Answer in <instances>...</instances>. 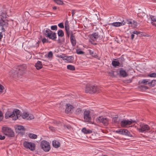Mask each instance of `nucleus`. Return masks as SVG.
<instances>
[{"label": "nucleus", "instance_id": "nucleus-27", "mask_svg": "<svg viewBox=\"0 0 156 156\" xmlns=\"http://www.w3.org/2000/svg\"><path fill=\"white\" fill-rule=\"evenodd\" d=\"M91 89V87L90 85H87L86 87L85 92L91 94V92H90L91 91H92Z\"/></svg>", "mask_w": 156, "mask_h": 156}, {"label": "nucleus", "instance_id": "nucleus-52", "mask_svg": "<svg viewBox=\"0 0 156 156\" xmlns=\"http://www.w3.org/2000/svg\"><path fill=\"white\" fill-rule=\"evenodd\" d=\"M65 30H66V32H67V31H69V26L66 27H65Z\"/></svg>", "mask_w": 156, "mask_h": 156}, {"label": "nucleus", "instance_id": "nucleus-15", "mask_svg": "<svg viewBox=\"0 0 156 156\" xmlns=\"http://www.w3.org/2000/svg\"><path fill=\"white\" fill-rule=\"evenodd\" d=\"M136 120H133L131 119H127V129L130 127H133L135 123H136Z\"/></svg>", "mask_w": 156, "mask_h": 156}, {"label": "nucleus", "instance_id": "nucleus-61", "mask_svg": "<svg viewBox=\"0 0 156 156\" xmlns=\"http://www.w3.org/2000/svg\"><path fill=\"white\" fill-rule=\"evenodd\" d=\"M50 14L51 15L52 14V12H50Z\"/></svg>", "mask_w": 156, "mask_h": 156}, {"label": "nucleus", "instance_id": "nucleus-46", "mask_svg": "<svg viewBox=\"0 0 156 156\" xmlns=\"http://www.w3.org/2000/svg\"><path fill=\"white\" fill-rule=\"evenodd\" d=\"M3 114L2 112L1 111H0V122L2 120L3 118Z\"/></svg>", "mask_w": 156, "mask_h": 156}, {"label": "nucleus", "instance_id": "nucleus-14", "mask_svg": "<svg viewBox=\"0 0 156 156\" xmlns=\"http://www.w3.org/2000/svg\"><path fill=\"white\" fill-rule=\"evenodd\" d=\"M127 24H128L129 27L133 28L136 27L137 26V23L132 19L127 20Z\"/></svg>", "mask_w": 156, "mask_h": 156}, {"label": "nucleus", "instance_id": "nucleus-18", "mask_svg": "<svg viewBox=\"0 0 156 156\" xmlns=\"http://www.w3.org/2000/svg\"><path fill=\"white\" fill-rule=\"evenodd\" d=\"M71 34L70 37V42L73 46H75L76 44V40L75 36L73 35V32L71 31Z\"/></svg>", "mask_w": 156, "mask_h": 156}, {"label": "nucleus", "instance_id": "nucleus-23", "mask_svg": "<svg viewBox=\"0 0 156 156\" xmlns=\"http://www.w3.org/2000/svg\"><path fill=\"white\" fill-rule=\"evenodd\" d=\"M52 145L54 147L58 148L60 146V144L58 141L54 140L52 141Z\"/></svg>", "mask_w": 156, "mask_h": 156}, {"label": "nucleus", "instance_id": "nucleus-30", "mask_svg": "<svg viewBox=\"0 0 156 156\" xmlns=\"http://www.w3.org/2000/svg\"><path fill=\"white\" fill-rule=\"evenodd\" d=\"M112 123H118L119 122V119H118V116L113 118L112 119Z\"/></svg>", "mask_w": 156, "mask_h": 156}, {"label": "nucleus", "instance_id": "nucleus-11", "mask_svg": "<svg viewBox=\"0 0 156 156\" xmlns=\"http://www.w3.org/2000/svg\"><path fill=\"white\" fill-rule=\"evenodd\" d=\"M7 23H0V41L3 37L2 32H5L7 27Z\"/></svg>", "mask_w": 156, "mask_h": 156}, {"label": "nucleus", "instance_id": "nucleus-47", "mask_svg": "<svg viewBox=\"0 0 156 156\" xmlns=\"http://www.w3.org/2000/svg\"><path fill=\"white\" fill-rule=\"evenodd\" d=\"M4 89V87L0 84V93L2 92L3 90Z\"/></svg>", "mask_w": 156, "mask_h": 156}, {"label": "nucleus", "instance_id": "nucleus-49", "mask_svg": "<svg viewBox=\"0 0 156 156\" xmlns=\"http://www.w3.org/2000/svg\"><path fill=\"white\" fill-rule=\"evenodd\" d=\"M141 32L140 31H134L133 32V33L134 34L138 35Z\"/></svg>", "mask_w": 156, "mask_h": 156}, {"label": "nucleus", "instance_id": "nucleus-59", "mask_svg": "<svg viewBox=\"0 0 156 156\" xmlns=\"http://www.w3.org/2000/svg\"><path fill=\"white\" fill-rule=\"evenodd\" d=\"M132 81V80H129V81L127 80V83H130Z\"/></svg>", "mask_w": 156, "mask_h": 156}, {"label": "nucleus", "instance_id": "nucleus-62", "mask_svg": "<svg viewBox=\"0 0 156 156\" xmlns=\"http://www.w3.org/2000/svg\"><path fill=\"white\" fill-rule=\"evenodd\" d=\"M94 44L96 45L97 44V43H95Z\"/></svg>", "mask_w": 156, "mask_h": 156}, {"label": "nucleus", "instance_id": "nucleus-50", "mask_svg": "<svg viewBox=\"0 0 156 156\" xmlns=\"http://www.w3.org/2000/svg\"><path fill=\"white\" fill-rule=\"evenodd\" d=\"M5 137L4 136L2 135L1 134H0V140H3L5 139Z\"/></svg>", "mask_w": 156, "mask_h": 156}, {"label": "nucleus", "instance_id": "nucleus-40", "mask_svg": "<svg viewBox=\"0 0 156 156\" xmlns=\"http://www.w3.org/2000/svg\"><path fill=\"white\" fill-rule=\"evenodd\" d=\"M140 82L141 83L145 84H147L148 83L149 84V83L148 82V80L146 79L141 80Z\"/></svg>", "mask_w": 156, "mask_h": 156}, {"label": "nucleus", "instance_id": "nucleus-9", "mask_svg": "<svg viewBox=\"0 0 156 156\" xmlns=\"http://www.w3.org/2000/svg\"><path fill=\"white\" fill-rule=\"evenodd\" d=\"M90 111L89 110H85L84 112V119L86 122L93 124L91 122V118L90 115Z\"/></svg>", "mask_w": 156, "mask_h": 156}, {"label": "nucleus", "instance_id": "nucleus-57", "mask_svg": "<svg viewBox=\"0 0 156 156\" xmlns=\"http://www.w3.org/2000/svg\"><path fill=\"white\" fill-rule=\"evenodd\" d=\"M57 41L58 43H61L62 42V41L59 38L58 39Z\"/></svg>", "mask_w": 156, "mask_h": 156}, {"label": "nucleus", "instance_id": "nucleus-39", "mask_svg": "<svg viewBox=\"0 0 156 156\" xmlns=\"http://www.w3.org/2000/svg\"><path fill=\"white\" fill-rule=\"evenodd\" d=\"M76 53L78 54L81 55L84 54V52L81 50L80 49H77L76 50Z\"/></svg>", "mask_w": 156, "mask_h": 156}, {"label": "nucleus", "instance_id": "nucleus-4", "mask_svg": "<svg viewBox=\"0 0 156 156\" xmlns=\"http://www.w3.org/2000/svg\"><path fill=\"white\" fill-rule=\"evenodd\" d=\"M4 134L9 137H13L15 136L14 133L11 128L3 127L2 128Z\"/></svg>", "mask_w": 156, "mask_h": 156}, {"label": "nucleus", "instance_id": "nucleus-19", "mask_svg": "<svg viewBox=\"0 0 156 156\" xmlns=\"http://www.w3.org/2000/svg\"><path fill=\"white\" fill-rule=\"evenodd\" d=\"M125 23L126 22H124V20H123L122 22H114L112 23V25L116 27H118L122 25H123L125 24Z\"/></svg>", "mask_w": 156, "mask_h": 156}, {"label": "nucleus", "instance_id": "nucleus-2", "mask_svg": "<svg viewBox=\"0 0 156 156\" xmlns=\"http://www.w3.org/2000/svg\"><path fill=\"white\" fill-rule=\"evenodd\" d=\"M20 112V111L17 109H14L12 112L8 111L5 114V118L8 119L12 118L13 120H16L21 116Z\"/></svg>", "mask_w": 156, "mask_h": 156}, {"label": "nucleus", "instance_id": "nucleus-64", "mask_svg": "<svg viewBox=\"0 0 156 156\" xmlns=\"http://www.w3.org/2000/svg\"><path fill=\"white\" fill-rule=\"evenodd\" d=\"M146 87V88H147V87Z\"/></svg>", "mask_w": 156, "mask_h": 156}, {"label": "nucleus", "instance_id": "nucleus-37", "mask_svg": "<svg viewBox=\"0 0 156 156\" xmlns=\"http://www.w3.org/2000/svg\"><path fill=\"white\" fill-rule=\"evenodd\" d=\"M120 124L122 127L126 126L127 125V120H122Z\"/></svg>", "mask_w": 156, "mask_h": 156}, {"label": "nucleus", "instance_id": "nucleus-1", "mask_svg": "<svg viewBox=\"0 0 156 156\" xmlns=\"http://www.w3.org/2000/svg\"><path fill=\"white\" fill-rule=\"evenodd\" d=\"M26 68L27 66L24 64L16 66L10 71L9 75L15 78L20 77L25 73Z\"/></svg>", "mask_w": 156, "mask_h": 156}, {"label": "nucleus", "instance_id": "nucleus-29", "mask_svg": "<svg viewBox=\"0 0 156 156\" xmlns=\"http://www.w3.org/2000/svg\"><path fill=\"white\" fill-rule=\"evenodd\" d=\"M74 59V58L72 56H67L66 57L65 60H67L69 62H72Z\"/></svg>", "mask_w": 156, "mask_h": 156}, {"label": "nucleus", "instance_id": "nucleus-51", "mask_svg": "<svg viewBox=\"0 0 156 156\" xmlns=\"http://www.w3.org/2000/svg\"><path fill=\"white\" fill-rule=\"evenodd\" d=\"M71 31H72L70 32V31H67V32H66V34L67 35L68 38H69V37L70 33H71Z\"/></svg>", "mask_w": 156, "mask_h": 156}, {"label": "nucleus", "instance_id": "nucleus-20", "mask_svg": "<svg viewBox=\"0 0 156 156\" xmlns=\"http://www.w3.org/2000/svg\"><path fill=\"white\" fill-rule=\"evenodd\" d=\"M116 133L123 135H127V132H126V130L124 129H119L116 130L115 131Z\"/></svg>", "mask_w": 156, "mask_h": 156}, {"label": "nucleus", "instance_id": "nucleus-31", "mask_svg": "<svg viewBox=\"0 0 156 156\" xmlns=\"http://www.w3.org/2000/svg\"><path fill=\"white\" fill-rule=\"evenodd\" d=\"M112 64L114 67H116L120 65V63L118 61H112Z\"/></svg>", "mask_w": 156, "mask_h": 156}, {"label": "nucleus", "instance_id": "nucleus-38", "mask_svg": "<svg viewBox=\"0 0 156 156\" xmlns=\"http://www.w3.org/2000/svg\"><path fill=\"white\" fill-rule=\"evenodd\" d=\"M41 41L42 42V43L44 44L46 43H50L51 42L49 41L48 39L46 38L45 37H44L41 39Z\"/></svg>", "mask_w": 156, "mask_h": 156}, {"label": "nucleus", "instance_id": "nucleus-34", "mask_svg": "<svg viewBox=\"0 0 156 156\" xmlns=\"http://www.w3.org/2000/svg\"><path fill=\"white\" fill-rule=\"evenodd\" d=\"M54 2L58 5H62L64 4L63 2L61 0H53Z\"/></svg>", "mask_w": 156, "mask_h": 156}, {"label": "nucleus", "instance_id": "nucleus-10", "mask_svg": "<svg viewBox=\"0 0 156 156\" xmlns=\"http://www.w3.org/2000/svg\"><path fill=\"white\" fill-rule=\"evenodd\" d=\"M0 12H1L0 13L1 18H0V23H7V27L8 25L9 20H5V19L7 18V16L8 15H7V13L5 11H4L2 12L1 11H0Z\"/></svg>", "mask_w": 156, "mask_h": 156}, {"label": "nucleus", "instance_id": "nucleus-35", "mask_svg": "<svg viewBox=\"0 0 156 156\" xmlns=\"http://www.w3.org/2000/svg\"><path fill=\"white\" fill-rule=\"evenodd\" d=\"M90 54L93 57H94L95 58L98 57L97 55L95 53H94V51H92L90 49L89 50Z\"/></svg>", "mask_w": 156, "mask_h": 156}, {"label": "nucleus", "instance_id": "nucleus-7", "mask_svg": "<svg viewBox=\"0 0 156 156\" xmlns=\"http://www.w3.org/2000/svg\"><path fill=\"white\" fill-rule=\"evenodd\" d=\"M150 129V127L147 125L143 124L140 125V128H137V129L140 133H145L148 132Z\"/></svg>", "mask_w": 156, "mask_h": 156}, {"label": "nucleus", "instance_id": "nucleus-8", "mask_svg": "<svg viewBox=\"0 0 156 156\" xmlns=\"http://www.w3.org/2000/svg\"><path fill=\"white\" fill-rule=\"evenodd\" d=\"M98 123H102L105 126H107L108 124V119L103 116H99L96 119Z\"/></svg>", "mask_w": 156, "mask_h": 156}, {"label": "nucleus", "instance_id": "nucleus-6", "mask_svg": "<svg viewBox=\"0 0 156 156\" xmlns=\"http://www.w3.org/2000/svg\"><path fill=\"white\" fill-rule=\"evenodd\" d=\"M23 145L25 148L32 151H34L35 149V144L31 142L25 141L23 143Z\"/></svg>", "mask_w": 156, "mask_h": 156}, {"label": "nucleus", "instance_id": "nucleus-54", "mask_svg": "<svg viewBox=\"0 0 156 156\" xmlns=\"http://www.w3.org/2000/svg\"><path fill=\"white\" fill-rule=\"evenodd\" d=\"M76 10L75 9H73L72 10V16H73V15L75 13Z\"/></svg>", "mask_w": 156, "mask_h": 156}, {"label": "nucleus", "instance_id": "nucleus-28", "mask_svg": "<svg viewBox=\"0 0 156 156\" xmlns=\"http://www.w3.org/2000/svg\"><path fill=\"white\" fill-rule=\"evenodd\" d=\"M57 34L58 36L60 37H62L64 35V32L61 30H58Z\"/></svg>", "mask_w": 156, "mask_h": 156}, {"label": "nucleus", "instance_id": "nucleus-53", "mask_svg": "<svg viewBox=\"0 0 156 156\" xmlns=\"http://www.w3.org/2000/svg\"><path fill=\"white\" fill-rule=\"evenodd\" d=\"M49 128L52 131L54 130H55V128L52 126H49Z\"/></svg>", "mask_w": 156, "mask_h": 156}, {"label": "nucleus", "instance_id": "nucleus-45", "mask_svg": "<svg viewBox=\"0 0 156 156\" xmlns=\"http://www.w3.org/2000/svg\"><path fill=\"white\" fill-rule=\"evenodd\" d=\"M58 26L61 28H64V26L63 23H59L58 24Z\"/></svg>", "mask_w": 156, "mask_h": 156}, {"label": "nucleus", "instance_id": "nucleus-12", "mask_svg": "<svg viewBox=\"0 0 156 156\" xmlns=\"http://www.w3.org/2000/svg\"><path fill=\"white\" fill-rule=\"evenodd\" d=\"M16 131L21 134L24 133L25 128L22 126L17 125L15 127Z\"/></svg>", "mask_w": 156, "mask_h": 156}, {"label": "nucleus", "instance_id": "nucleus-58", "mask_svg": "<svg viewBox=\"0 0 156 156\" xmlns=\"http://www.w3.org/2000/svg\"><path fill=\"white\" fill-rule=\"evenodd\" d=\"M57 7L55 6H54V7H53V9H54V10H56V9H57Z\"/></svg>", "mask_w": 156, "mask_h": 156}, {"label": "nucleus", "instance_id": "nucleus-48", "mask_svg": "<svg viewBox=\"0 0 156 156\" xmlns=\"http://www.w3.org/2000/svg\"><path fill=\"white\" fill-rule=\"evenodd\" d=\"M68 26H69V21L68 20H66L65 23V27Z\"/></svg>", "mask_w": 156, "mask_h": 156}, {"label": "nucleus", "instance_id": "nucleus-41", "mask_svg": "<svg viewBox=\"0 0 156 156\" xmlns=\"http://www.w3.org/2000/svg\"><path fill=\"white\" fill-rule=\"evenodd\" d=\"M148 76L151 77H156V73H154L148 75Z\"/></svg>", "mask_w": 156, "mask_h": 156}, {"label": "nucleus", "instance_id": "nucleus-24", "mask_svg": "<svg viewBox=\"0 0 156 156\" xmlns=\"http://www.w3.org/2000/svg\"><path fill=\"white\" fill-rule=\"evenodd\" d=\"M150 19L151 20V23L153 25L156 27V23H154V22H156V17L153 16H151L150 17Z\"/></svg>", "mask_w": 156, "mask_h": 156}, {"label": "nucleus", "instance_id": "nucleus-33", "mask_svg": "<svg viewBox=\"0 0 156 156\" xmlns=\"http://www.w3.org/2000/svg\"><path fill=\"white\" fill-rule=\"evenodd\" d=\"M67 69L72 71H74L75 70V66L70 65H68L67 66Z\"/></svg>", "mask_w": 156, "mask_h": 156}, {"label": "nucleus", "instance_id": "nucleus-60", "mask_svg": "<svg viewBox=\"0 0 156 156\" xmlns=\"http://www.w3.org/2000/svg\"><path fill=\"white\" fill-rule=\"evenodd\" d=\"M39 39H41L42 38V36H40V37L39 38Z\"/></svg>", "mask_w": 156, "mask_h": 156}, {"label": "nucleus", "instance_id": "nucleus-17", "mask_svg": "<svg viewBox=\"0 0 156 156\" xmlns=\"http://www.w3.org/2000/svg\"><path fill=\"white\" fill-rule=\"evenodd\" d=\"M66 106L65 112L67 113H68L69 112L72 113V110L73 108V106L69 104H66Z\"/></svg>", "mask_w": 156, "mask_h": 156}, {"label": "nucleus", "instance_id": "nucleus-44", "mask_svg": "<svg viewBox=\"0 0 156 156\" xmlns=\"http://www.w3.org/2000/svg\"><path fill=\"white\" fill-rule=\"evenodd\" d=\"M128 137H132L133 136L132 134L127 130V140L130 139L128 138Z\"/></svg>", "mask_w": 156, "mask_h": 156}, {"label": "nucleus", "instance_id": "nucleus-3", "mask_svg": "<svg viewBox=\"0 0 156 156\" xmlns=\"http://www.w3.org/2000/svg\"><path fill=\"white\" fill-rule=\"evenodd\" d=\"M43 35L47 37L48 38L54 41H56L57 38L56 34L53 32L48 28L44 29L43 32Z\"/></svg>", "mask_w": 156, "mask_h": 156}, {"label": "nucleus", "instance_id": "nucleus-16", "mask_svg": "<svg viewBox=\"0 0 156 156\" xmlns=\"http://www.w3.org/2000/svg\"><path fill=\"white\" fill-rule=\"evenodd\" d=\"M91 94L94 93H98L100 92V87L98 86H95L94 85L91 86Z\"/></svg>", "mask_w": 156, "mask_h": 156}, {"label": "nucleus", "instance_id": "nucleus-22", "mask_svg": "<svg viewBox=\"0 0 156 156\" xmlns=\"http://www.w3.org/2000/svg\"><path fill=\"white\" fill-rule=\"evenodd\" d=\"M35 66L36 67L37 69L39 70L43 67V65L42 63L41 62L38 61L35 64Z\"/></svg>", "mask_w": 156, "mask_h": 156}, {"label": "nucleus", "instance_id": "nucleus-13", "mask_svg": "<svg viewBox=\"0 0 156 156\" xmlns=\"http://www.w3.org/2000/svg\"><path fill=\"white\" fill-rule=\"evenodd\" d=\"M21 116L23 119H26L27 120H31L34 118V116L33 115L31 114H29L27 113H23Z\"/></svg>", "mask_w": 156, "mask_h": 156}, {"label": "nucleus", "instance_id": "nucleus-32", "mask_svg": "<svg viewBox=\"0 0 156 156\" xmlns=\"http://www.w3.org/2000/svg\"><path fill=\"white\" fill-rule=\"evenodd\" d=\"M28 136L31 139H35L37 138V136L36 135L32 133H29Z\"/></svg>", "mask_w": 156, "mask_h": 156}, {"label": "nucleus", "instance_id": "nucleus-5", "mask_svg": "<svg viewBox=\"0 0 156 156\" xmlns=\"http://www.w3.org/2000/svg\"><path fill=\"white\" fill-rule=\"evenodd\" d=\"M41 148L45 152L49 151L51 149L49 143L46 140H43L41 143Z\"/></svg>", "mask_w": 156, "mask_h": 156}, {"label": "nucleus", "instance_id": "nucleus-55", "mask_svg": "<svg viewBox=\"0 0 156 156\" xmlns=\"http://www.w3.org/2000/svg\"><path fill=\"white\" fill-rule=\"evenodd\" d=\"M67 56H62V55H60L59 56V57L61 58H62L64 60H65V58H66V57Z\"/></svg>", "mask_w": 156, "mask_h": 156}, {"label": "nucleus", "instance_id": "nucleus-36", "mask_svg": "<svg viewBox=\"0 0 156 156\" xmlns=\"http://www.w3.org/2000/svg\"><path fill=\"white\" fill-rule=\"evenodd\" d=\"M82 112V110L81 108H78L76 109L75 111V113L76 115H80V114Z\"/></svg>", "mask_w": 156, "mask_h": 156}, {"label": "nucleus", "instance_id": "nucleus-56", "mask_svg": "<svg viewBox=\"0 0 156 156\" xmlns=\"http://www.w3.org/2000/svg\"><path fill=\"white\" fill-rule=\"evenodd\" d=\"M134 34H133V33L131 35V39H132V40H133V38H134Z\"/></svg>", "mask_w": 156, "mask_h": 156}, {"label": "nucleus", "instance_id": "nucleus-26", "mask_svg": "<svg viewBox=\"0 0 156 156\" xmlns=\"http://www.w3.org/2000/svg\"><path fill=\"white\" fill-rule=\"evenodd\" d=\"M82 132L84 134H90L92 133L91 130L89 129H87L85 127L83 128L82 130Z\"/></svg>", "mask_w": 156, "mask_h": 156}, {"label": "nucleus", "instance_id": "nucleus-21", "mask_svg": "<svg viewBox=\"0 0 156 156\" xmlns=\"http://www.w3.org/2000/svg\"><path fill=\"white\" fill-rule=\"evenodd\" d=\"M119 73V76L121 77H125L127 76L126 72L122 68H121L120 69Z\"/></svg>", "mask_w": 156, "mask_h": 156}, {"label": "nucleus", "instance_id": "nucleus-42", "mask_svg": "<svg viewBox=\"0 0 156 156\" xmlns=\"http://www.w3.org/2000/svg\"><path fill=\"white\" fill-rule=\"evenodd\" d=\"M51 30H57V26L56 25L51 26Z\"/></svg>", "mask_w": 156, "mask_h": 156}, {"label": "nucleus", "instance_id": "nucleus-43", "mask_svg": "<svg viewBox=\"0 0 156 156\" xmlns=\"http://www.w3.org/2000/svg\"><path fill=\"white\" fill-rule=\"evenodd\" d=\"M53 53L51 51H50L48 52V57L49 58H51L53 56Z\"/></svg>", "mask_w": 156, "mask_h": 156}, {"label": "nucleus", "instance_id": "nucleus-25", "mask_svg": "<svg viewBox=\"0 0 156 156\" xmlns=\"http://www.w3.org/2000/svg\"><path fill=\"white\" fill-rule=\"evenodd\" d=\"M99 35H98V32L93 33L91 36V37L92 40L94 39H97L99 37Z\"/></svg>", "mask_w": 156, "mask_h": 156}, {"label": "nucleus", "instance_id": "nucleus-63", "mask_svg": "<svg viewBox=\"0 0 156 156\" xmlns=\"http://www.w3.org/2000/svg\"><path fill=\"white\" fill-rule=\"evenodd\" d=\"M64 40H65V39H64L63 40L64 42Z\"/></svg>", "mask_w": 156, "mask_h": 156}]
</instances>
